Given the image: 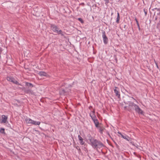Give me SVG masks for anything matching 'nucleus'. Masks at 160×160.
Returning a JSON list of instances; mask_svg holds the SVG:
<instances>
[{
	"label": "nucleus",
	"instance_id": "f257e3e1",
	"mask_svg": "<svg viewBox=\"0 0 160 160\" xmlns=\"http://www.w3.org/2000/svg\"><path fill=\"white\" fill-rule=\"evenodd\" d=\"M90 144L94 148L97 149L98 148H101L105 146L104 144L100 141L96 139H95Z\"/></svg>",
	"mask_w": 160,
	"mask_h": 160
},
{
	"label": "nucleus",
	"instance_id": "f03ea898",
	"mask_svg": "<svg viewBox=\"0 0 160 160\" xmlns=\"http://www.w3.org/2000/svg\"><path fill=\"white\" fill-rule=\"evenodd\" d=\"M128 102L129 103V105L127 110L129 112H131L134 110L136 106L137 105L135 104L134 102L130 101Z\"/></svg>",
	"mask_w": 160,
	"mask_h": 160
},
{
	"label": "nucleus",
	"instance_id": "7ed1b4c3",
	"mask_svg": "<svg viewBox=\"0 0 160 160\" xmlns=\"http://www.w3.org/2000/svg\"><path fill=\"white\" fill-rule=\"evenodd\" d=\"M102 33L103 42L105 44H107L108 42V39L106 36V32L105 31L103 30Z\"/></svg>",
	"mask_w": 160,
	"mask_h": 160
},
{
	"label": "nucleus",
	"instance_id": "20e7f679",
	"mask_svg": "<svg viewBox=\"0 0 160 160\" xmlns=\"http://www.w3.org/2000/svg\"><path fill=\"white\" fill-rule=\"evenodd\" d=\"M114 92L115 94V95L119 99L120 98V94L119 91V89L118 87H115L114 89Z\"/></svg>",
	"mask_w": 160,
	"mask_h": 160
},
{
	"label": "nucleus",
	"instance_id": "39448f33",
	"mask_svg": "<svg viewBox=\"0 0 160 160\" xmlns=\"http://www.w3.org/2000/svg\"><path fill=\"white\" fill-rule=\"evenodd\" d=\"M134 110L136 111V112L139 114H143V111L140 108L139 106L137 105L136 106V107L134 109Z\"/></svg>",
	"mask_w": 160,
	"mask_h": 160
},
{
	"label": "nucleus",
	"instance_id": "423d86ee",
	"mask_svg": "<svg viewBox=\"0 0 160 160\" xmlns=\"http://www.w3.org/2000/svg\"><path fill=\"white\" fill-rule=\"evenodd\" d=\"M118 133L121 135L122 137L126 140L131 142L132 141L131 138L129 137L128 136L126 135L122 134L120 132H118Z\"/></svg>",
	"mask_w": 160,
	"mask_h": 160
},
{
	"label": "nucleus",
	"instance_id": "0eeeda50",
	"mask_svg": "<svg viewBox=\"0 0 160 160\" xmlns=\"http://www.w3.org/2000/svg\"><path fill=\"white\" fill-rule=\"evenodd\" d=\"M50 27L52 31L55 32L57 33L58 30H59L58 26L54 24H50Z\"/></svg>",
	"mask_w": 160,
	"mask_h": 160
},
{
	"label": "nucleus",
	"instance_id": "6e6552de",
	"mask_svg": "<svg viewBox=\"0 0 160 160\" xmlns=\"http://www.w3.org/2000/svg\"><path fill=\"white\" fill-rule=\"evenodd\" d=\"M22 90L23 91L26 93L31 94H33V92L31 89H27L23 87L22 89Z\"/></svg>",
	"mask_w": 160,
	"mask_h": 160
},
{
	"label": "nucleus",
	"instance_id": "1a4fd4ad",
	"mask_svg": "<svg viewBox=\"0 0 160 160\" xmlns=\"http://www.w3.org/2000/svg\"><path fill=\"white\" fill-rule=\"evenodd\" d=\"M67 92V88L63 89L61 88L59 90V93L60 95H64Z\"/></svg>",
	"mask_w": 160,
	"mask_h": 160
},
{
	"label": "nucleus",
	"instance_id": "9d476101",
	"mask_svg": "<svg viewBox=\"0 0 160 160\" xmlns=\"http://www.w3.org/2000/svg\"><path fill=\"white\" fill-rule=\"evenodd\" d=\"M94 122V123L96 127L97 128L99 127V125L100 124L97 118L94 119L92 120Z\"/></svg>",
	"mask_w": 160,
	"mask_h": 160
},
{
	"label": "nucleus",
	"instance_id": "9b49d317",
	"mask_svg": "<svg viewBox=\"0 0 160 160\" xmlns=\"http://www.w3.org/2000/svg\"><path fill=\"white\" fill-rule=\"evenodd\" d=\"M78 138L79 141H80V144L81 145H83L84 144L85 142L83 141V139L80 135H78Z\"/></svg>",
	"mask_w": 160,
	"mask_h": 160
},
{
	"label": "nucleus",
	"instance_id": "f8f14e48",
	"mask_svg": "<svg viewBox=\"0 0 160 160\" xmlns=\"http://www.w3.org/2000/svg\"><path fill=\"white\" fill-rule=\"evenodd\" d=\"M87 137L88 139L89 140L90 143H91L95 139V138L92 137V136L89 134L88 135Z\"/></svg>",
	"mask_w": 160,
	"mask_h": 160
},
{
	"label": "nucleus",
	"instance_id": "ddd939ff",
	"mask_svg": "<svg viewBox=\"0 0 160 160\" xmlns=\"http://www.w3.org/2000/svg\"><path fill=\"white\" fill-rule=\"evenodd\" d=\"M25 121L27 123L32 124L33 120L30 119V118H26L25 119Z\"/></svg>",
	"mask_w": 160,
	"mask_h": 160
},
{
	"label": "nucleus",
	"instance_id": "4468645a",
	"mask_svg": "<svg viewBox=\"0 0 160 160\" xmlns=\"http://www.w3.org/2000/svg\"><path fill=\"white\" fill-rule=\"evenodd\" d=\"M2 122L5 123L7 119V117L4 115L2 116Z\"/></svg>",
	"mask_w": 160,
	"mask_h": 160
},
{
	"label": "nucleus",
	"instance_id": "2eb2a0df",
	"mask_svg": "<svg viewBox=\"0 0 160 160\" xmlns=\"http://www.w3.org/2000/svg\"><path fill=\"white\" fill-rule=\"evenodd\" d=\"M38 74L41 76H46L47 75V73L46 72L42 71L39 72L38 73Z\"/></svg>",
	"mask_w": 160,
	"mask_h": 160
},
{
	"label": "nucleus",
	"instance_id": "dca6fc26",
	"mask_svg": "<svg viewBox=\"0 0 160 160\" xmlns=\"http://www.w3.org/2000/svg\"><path fill=\"white\" fill-rule=\"evenodd\" d=\"M26 86L28 87V88L30 87L31 88L33 87V85L31 83L26 82H25Z\"/></svg>",
	"mask_w": 160,
	"mask_h": 160
},
{
	"label": "nucleus",
	"instance_id": "f3484780",
	"mask_svg": "<svg viewBox=\"0 0 160 160\" xmlns=\"http://www.w3.org/2000/svg\"><path fill=\"white\" fill-rule=\"evenodd\" d=\"M99 132L101 133L102 134L103 133V131L105 129V128L103 127H101L100 126H99Z\"/></svg>",
	"mask_w": 160,
	"mask_h": 160
},
{
	"label": "nucleus",
	"instance_id": "a211bd4d",
	"mask_svg": "<svg viewBox=\"0 0 160 160\" xmlns=\"http://www.w3.org/2000/svg\"><path fill=\"white\" fill-rule=\"evenodd\" d=\"M11 82L16 85L22 86L21 84H20L17 81L15 80L14 78H13V80H12Z\"/></svg>",
	"mask_w": 160,
	"mask_h": 160
},
{
	"label": "nucleus",
	"instance_id": "6ab92c4d",
	"mask_svg": "<svg viewBox=\"0 0 160 160\" xmlns=\"http://www.w3.org/2000/svg\"><path fill=\"white\" fill-rule=\"evenodd\" d=\"M58 34H60L62 36H64V33L61 30H58V32H57Z\"/></svg>",
	"mask_w": 160,
	"mask_h": 160
},
{
	"label": "nucleus",
	"instance_id": "aec40b11",
	"mask_svg": "<svg viewBox=\"0 0 160 160\" xmlns=\"http://www.w3.org/2000/svg\"><path fill=\"white\" fill-rule=\"evenodd\" d=\"M120 19V17L119 15V14L118 12L117 14V20L116 21V22L117 23H119V21Z\"/></svg>",
	"mask_w": 160,
	"mask_h": 160
},
{
	"label": "nucleus",
	"instance_id": "412c9836",
	"mask_svg": "<svg viewBox=\"0 0 160 160\" xmlns=\"http://www.w3.org/2000/svg\"><path fill=\"white\" fill-rule=\"evenodd\" d=\"M90 116L91 117L92 120L94 119L97 118V117L95 114H93L92 115L91 113H90Z\"/></svg>",
	"mask_w": 160,
	"mask_h": 160
},
{
	"label": "nucleus",
	"instance_id": "4be33fe9",
	"mask_svg": "<svg viewBox=\"0 0 160 160\" xmlns=\"http://www.w3.org/2000/svg\"><path fill=\"white\" fill-rule=\"evenodd\" d=\"M40 124V122L38 121L36 122L33 120V123L32 124L37 125H39Z\"/></svg>",
	"mask_w": 160,
	"mask_h": 160
},
{
	"label": "nucleus",
	"instance_id": "5701e85b",
	"mask_svg": "<svg viewBox=\"0 0 160 160\" xmlns=\"http://www.w3.org/2000/svg\"><path fill=\"white\" fill-rule=\"evenodd\" d=\"M7 79L8 81L12 82V80H13V78L11 77H7Z\"/></svg>",
	"mask_w": 160,
	"mask_h": 160
},
{
	"label": "nucleus",
	"instance_id": "b1692460",
	"mask_svg": "<svg viewBox=\"0 0 160 160\" xmlns=\"http://www.w3.org/2000/svg\"><path fill=\"white\" fill-rule=\"evenodd\" d=\"M0 133H5V129L4 128H1L0 130Z\"/></svg>",
	"mask_w": 160,
	"mask_h": 160
},
{
	"label": "nucleus",
	"instance_id": "393cba45",
	"mask_svg": "<svg viewBox=\"0 0 160 160\" xmlns=\"http://www.w3.org/2000/svg\"><path fill=\"white\" fill-rule=\"evenodd\" d=\"M78 20L81 22L82 23H84V21L81 18H78Z\"/></svg>",
	"mask_w": 160,
	"mask_h": 160
},
{
	"label": "nucleus",
	"instance_id": "a878e982",
	"mask_svg": "<svg viewBox=\"0 0 160 160\" xmlns=\"http://www.w3.org/2000/svg\"><path fill=\"white\" fill-rule=\"evenodd\" d=\"M113 57L114 58V59L116 61V63H117L118 62V59L117 58V56L116 55H114L113 56Z\"/></svg>",
	"mask_w": 160,
	"mask_h": 160
},
{
	"label": "nucleus",
	"instance_id": "bb28decb",
	"mask_svg": "<svg viewBox=\"0 0 160 160\" xmlns=\"http://www.w3.org/2000/svg\"><path fill=\"white\" fill-rule=\"evenodd\" d=\"M137 23V25L138 26V28L139 30V31H140V26H139V24L138 22H137V23Z\"/></svg>",
	"mask_w": 160,
	"mask_h": 160
},
{
	"label": "nucleus",
	"instance_id": "cd10ccee",
	"mask_svg": "<svg viewBox=\"0 0 160 160\" xmlns=\"http://www.w3.org/2000/svg\"><path fill=\"white\" fill-rule=\"evenodd\" d=\"M105 2V4H107L109 2V0H104Z\"/></svg>",
	"mask_w": 160,
	"mask_h": 160
},
{
	"label": "nucleus",
	"instance_id": "c85d7f7f",
	"mask_svg": "<svg viewBox=\"0 0 160 160\" xmlns=\"http://www.w3.org/2000/svg\"><path fill=\"white\" fill-rule=\"evenodd\" d=\"M154 61L155 62V64L156 65V66L157 67V68H158V63L157 62H156L155 60H154Z\"/></svg>",
	"mask_w": 160,
	"mask_h": 160
},
{
	"label": "nucleus",
	"instance_id": "c756f323",
	"mask_svg": "<svg viewBox=\"0 0 160 160\" xmlns=\"http://www.w3.org/2000/svg\"><path fill=\"white\" fill-rule=\"evenodd\" d=\"M115 144H116V147L118 149V150H120L119 146H118V145L117 143H116Z\"/></svg>",
	"mask_w": 160,
	"mask_h": 160
},
{
	"label": "nucleus",
	"instance_id": "7c9ffc66",
	"mask_svg": "<svg viewBox=\"0 0 160 160\" xmlns=\"http://www.w3.org/2000/svg\"><path fill=\"white\" fill-rule=\"evenodd\" d=\"M155 9L157 10L158 11H159L160 12V8H155Z\"/></svg>",
	"mask_w": 160,
	"mask_h": 160
},
{
	"label": "nucleus",
	"instance_id": "2f4dec72",
	"mask_svg": "<svg viewBox=\"0 0 160 160\" xmlns=\"http://www.w3.org/2000/svg\"><path fill=\"white\" fill-rule=\"evenodd\" d=\"M144 12L145 15H146L147 14V11H146L145 9H144Z\"/></svg>",
	"mask_w": 160,
	"mask_h": 160
},
{
	"label": "nucleus",
	"instance_id": "473e14b6",
	"mask_svg": "<svg viewBox=\"0 0 160 160\" xmlns=\"http://www.w3.org/2000/svg\"><path fill=\"white\" fill-rule=\"evenodd\" d=\"M128 108V106H125L124 107V109L125 110H126V109L127 110V109Z\"/></svg>",
	"mask_w": 160,
	"mask_h": 160
},
{
	"label": "nucleus",
	"instance_id": "72a5a7b5",
	"mask_svg": "<svg viewBox=\"0 0 160 160\" xmlns=\"http://www.w3.org/2000/svg\"><path fill=\"white\" fill-rule=\"evenodd\" d=\"M2 52V48L0 47V54H1V52Z\"/></svg>",
	"mask_w": 160,
	"mask_h": 160
},
{
	"label": "nucleus",
	"instance_id": "f704fd0d",
	"mask_svg": "<svg viewBox=\"0 0 160 160\" xmlns=\"http://www.w3.org/2000/svg\"><path fill=\"white\" fill-rule=\"evenodd\" d=\"M92 114H95V111L94 110H93L92 111Z\"/></svg>",
	"mask_w": 160,
	"mask_h": 160
},
{
	"label": "nucleus",
	"instance_id": "c9c22d12",
	"mask_svg": "<svg viewBox=\"0 0 160 160\" xmlns=\"http://www.w3.org/2000/svg\"><path fill=\"white\" fill-rule=\"evenodd\" d=\"M135 20L136 21V23H137V22H138V21L137 19L136 18H135Z\"/></svg>",
	"mask_w": 160,
	"mask_h": 160
},
{
	"label": "nucleus",
	"instance_id": "e433bc0d",
	"mask_svg": "<svg viewBox=\"0 0 160 160\" xmlns=\"http://www.w3.org/2000/svg\"><path fill=\"white\" fill-rule=\"evenodd\" d=\"M124 103L125 104H128V103L127 102H124Z\"/></svg>",
	"mask_w": 160,
	"mask_h": 160
},
{
	"label": "nucleus",
	"instance_id": "4c0bfd02",
	"mask_svg": "<svg viewBox=\"0 0 160 160\" xmlns=\"http://www.w3.org/2000/svg\"><path fill=\"white\" fill-rule=\"evenodd\" d=\"M132 99H134V100H136L135 99H134V98H133V97H132Z\"/></svg>",
	"mask_w": 160,
	"mask_h": 160
},
{
	"label": "nucleus",
	"instance_id": "58836bf2",
	"mask_svg": "<svg viewBox=\"0 0 160 160\" xmlns=\"http://www.w3.org/2000/svg\"><path fill=\"white\" fill-rule=\"evenodd\" d=\"M81 4L83 5H84V3H82Z\"/></svg>",
	"mask_w": 160,
	"mask_h": 160
},
{
	"label": "nucleus",
	"instance_id": "ea45409f",
	"mask_svg": "<svg viewBox=\"0 0 160 160\" xmlns=\"http://www.w3.org/2000/svg\"><path fill=\"white\" fill-rule=\"evenodd\" d=\"M91 107H91V106H90V107H89V109H90V108H91Z\"/></svg>",
	"mask_w": 160,
	"mask_h": 160
},
{
	"label": "nucleus",
	"instance_id": "a19ab883",
	"mask_svg": "<svg viewBox=\"0 0 160 160\" xmlns=\"http://www.w3.org/2000/svg\"><path fill=\"white\" fill-rule=\"evenodd\" d=\"M0 57H1V56L0 55Z\"/></svg>",
	"mask_w": 160,
	"mask_h": 160
}]
</instances>
